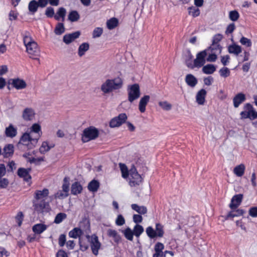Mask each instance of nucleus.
Masks as SVG:
<instances>
[{
    "label": "nucleus",
    "mask_w": 257,
    "mask_h": 257,
    "mask_svg": "<svg viewBox=\"0 0 257 257\" xmlns=\"http://www.w3.org/2000/svg\"><path fill=\"white\" fill-rule=\"evenodd\" d=\"M132 209L137 211L138 213L141 214H145L147 212V209L144 206H139L137 204H132L131 205Z\"/></svg>",
    "instance_id": "36"
},
{
    "label": "nucleus",
    "mask_w": 257,
    "mask_h": 257,
    "mask_svg": "<svg viewBox=\"0 0 257 257\" xmlns=\"http://www.w3.org/2000/svg\"><path fill=\"white\" fill-rule=\"evenodd\" d=\"M83 234L82 230L78 227H75L69 231V236L71 238H77L80 237Z\"/></svg>",
    "instance_id": "35"
},
{
    "label": "nucleus",
    "mask_w": 257,
    "mask_h": 257,
    "mask_svg": "<svg viewBox=\"0 0 257 257\" xmlns=\"http://www.w3.org/2000/svg\"><path fill=\"white\" fill-rule=\"evenodd\" d=\"M14 146L12 144H8L3 149L2 155L4 158H8L14 154Z\"/></svg>",
    "instance_id": "26"
},
{
    "label": "nucleus",
    "mask_w": 257,
    "mask_h": 257,
    "mask_svg": "<svg viewBox=\"0 0 257 257\" xmlns=\"http://www.w3.org/2000/svg\"><path fill=\"white\" fill-rule=\"evenodd\" d=\"M67 215L65 213H59L55 216L54 222L56 224H59L62 222L63 220L66 219Z\"/></svg>",
    "instance_id": "46"
},
{
    "label": "nucleus",
    "mask_w": 257,
    "mask_h": 257,
    "mask_svg": "<svg viewBox=\"0 0 257 257\" xmlns=\"http://www.w3.org/2000/svg\"><path fill=\"white\" fill-rule=\"evenodd\" d=\"M89 49V44L88 43L85 42L82 43L78 47V55L79 57L83 56L86 52Z\"/></svg>",
    "instance_id": "32"
},
{
    "label": "nucleus",
    "mask_w": 257,
    "mask_h": 257,
    "mask_svg": "<svg viewBox=\"0 0 257 257\" xmlns=\"http://www.w3.org/2000/svg\"><path fill=\"white\" fill-rule=\"evenodd\" d=\"M49 193V190L48 189L45 188L43 190H36L35 192L34 198L35 199L40 200H45L48 196Z\"/></svg>",
    "instance_id": "21"
},
{
    "label": "nucleus",
    "mask_w": 257,
    "mask_h": 257,
    "mask_svg": "<svg viewBox=\"0 0 257 257\" xmlns=\"http://www.w3.org/2000/svg\"><path fill=\"white\" fill-rule=\"evenodd\" d=\"M189 15L192 16L193 17L195 18L199 16L200 14V10L194 7H190L188 8Z\"/></svg>",
    "instance_id": "43"
},
{
    "label": "nucleus",
    "mask_w": 257,
    "mask_h": 257,
    "mask_svg": "<svg viewBox=\"0 0 257 257\" xmlns=\"http://www.w3.org/2000/svg\"><path fill=\"white\" fill-rule=\"evenodd\" d=\"M127 118V116L125 113H120L110 120L109 126L112 128L119 127L126 122Z\"/></svg>",
    "instance_id": "10"
},
{
    "label": "nucleus",
    "mask_w": 257,
    "mask_h": 257,
    "mask_svg": "<svg viewBox=\"0 0 257 257\" xmlns=\"http://www.w3.org/2000/svg\"><path fill=\"white\" fill-rule=\"evenodd\" d=\"M245 211L240 209H233L231 211L229 212L226 215L224 216V218L225 220H228L232 219L234 217H238L242 215L244 213Z\"/></svg>",
    "instance_id": "18"
},
{
    "label": "nucleus",
    "mask_w": 257,
    "mask_h": 257,
    "mask_svg": "<svg viewBox=\"0 0 257 257\" xmlns=\"http://www.w3.org/2000/svg\"><path fill=\"white\" fill-rule=\"evenodd\" d=\"M99 183L95 180H92L88 185V189L91 192H96L99 188Z\"/></svg>",
    "instance_id": "38"
},
{
    "label": "nucleus",
    "mask_w": 257,
    "mask_h": 257,
    "mask_svg": "<svg viewBox=\"0 0 257 257\" xmlns=\"http://www.w3.org/2000/svg\"><path fill=\"white\" fill-rule=\"evenodd\" d=\"M133 231L134 235L136 237H139L144 232V229L142 225L137 224L134 226Z\"/></svg>",
    "instance_id": "44"
},
{
    "label": "nucleus",
    "mask_w": 257,
    "mask_h": 257,
    "mask_svg": "<svg viewBox=\"0 0 257 257\" xmlns=\"http://www.w3.org/2000/svg\"><path fill=\"white\" fill-rule=\"evenodd\" d=\"M207 50L208 56L206 58L207 62H214L217 59V55L221 53L222 47L220 44H211Z\"/></svg>",
    "instance_id": "3"
},
{
    "label": "nucleus",
    "mask_w": 257,
    "mask_h": 257,
    "mask_svg": "<svg viewBox=\"0 0 257 257\" xmlns=\"http://www.w3.org/2000/svg\"><path fill=\"white\" fill-rule=\"evenodd\" d=\"M66 14V11L65 9L62 7L60 8L57 12V14L59 15L61 18H62L63 19V20H64Z\"/></svg>",
    "instance_id": "64"
},
{
    "label": "nucleus",
    "mask_w": 257,
    "mask_h": 257,
    "mask_svg": "<svg viewBox=\"0 0 257 257\" xmlns=\"http://www.w3.org/2000/svg\"><path fill=\"white\" fill-rule=\"evenodd\" d=\"M118 20L115 18H112L106 22L107 27L109 30L115 28L118 25Z\"/></svg>",
    "instance_id": "41"
},
{
    "label": "nucleus",
    "mask_w": 257,
    "mask_h": 257,
    "mask_svg": "<svg viewBox=\"0 0 257 257\" xmlns=\"http://www.w3.org/2000/svg\"><path fill=\"white\" fill-rule=\"evenodd\" d=\"M80 34L81 33L80 31H76L72 33L65 34L63 36V41L66 44L68 45L78 38Z\"/></svg>",
    "instance_id": "13"
},
{
    "label": "nucleus",
    "mask_w": 257,
    "mask_h": 257,
    "mask_svg": "<svg viewBox=\"0 0 257 257\" xmlns=\"http://www.w3.org/2000/svg\"><path fill=\"white\" fill-rule=\"evenodd\" d=\"M235 29V26L234 23H231L228 25L226 28L225 33L226 34H231Z\"/></svg>",
    "instance_id": "62"
},
{
    "label": "nucleus",
    "mask_w": 257,
    "mask_h": 257,
    "mask_svg": "<svg viewBox=\"0 0 257 257\" xmlns=\"http://www.w3.org/2000/svg\"><path fill=\"white\" fill-rule=\"evenodd\" d=\"M208 55L207 50H204L198 52L196 54V57L193 61V66L194 68H201L206 63V57Z\"/></svg>",
    "instance_id": "7"
},
{
    "label": "nucleus",
    "mask_w": 257,
    "mask_h": 257,
    "mask_svg": "<svg viewBox=\"0 0 257 257\" xmlns=\"http://www.w3.org/2000/svg\"><path fill=\"white\" fill-rule=\"evenodd\" d=\"M58 243L60 246H63L66 243V235L64 234H62L59 236L58 239Z\"/></svg>",
    "instance_id": "63"
},
{
    "label": "nucleus",
    "mask_w": 257,
    "mask_h": 257,
    "mask_svg": "<svg viewBox=\"0 0 257 257\" xmlns=\"http://www.w3.org/2000/svg\"><path fill=\"white\" fill-rule=\"evenodd\" d=\"M23 41L26 47L32 43V42H35L30 36V34L28 32H26L23 35Z\"/></svg>",
    "instance_id": "45"
},
{
    "label": "nucleus",
    "mask_w": 257,
    "mask_h": 257,
    "mask_svg": "<svg viewBox=\"0 0 257 257\" xmlns=\"http://www.w3.org/2000/svg\"><path fill=\"white\" fill-rule=\"evenodd\" d=\"M207 92L204 89L200 90L196 94V101L198 104H204Z\"/></svg>",
    "instance_id": "22"
},
{
    "label": "nucleus",
    "mask_w": 257,
    "mask_h": 257,
    "mask_svg": "<svg viewBox=\"0 0 257 257\" xmlns=\"http://www.w3.org/2000/svg\"><path fill=\"white\" fill-rule=\"evenodd\" d=\"M143 181V178L139 174L136 169L130 170V178L129 184L131 187H136L140 185Z\"/></svg>",
    "instance_id": "8"
},
{
    "label": "nucleus",
    "mask_w": 257,
    "mask_h": 257,
    "mask_svg": "<svg viewBox=\"0 0 257 257\" xmlns=\"http://www.w3.org/2000/svg\"><path fill=\"white\" fill-rule=\"evenodd\" d=\"M99 132L97 128L93 126H90L85 128L83 132L82 141L86 143L90 140H94L98 136Z\"/></svg>",
    "instance_id": "4"
},
{
    "label": "nucleus",
    "mask_w": 257,
    "mask_h": 257,
    "mask_svg": "<svg viewBox=\"0 0 257 257\" xmlns=\"http://www.w3.org/2000/svg\"><path fill=\"white\" fill-rule=\"evenodd\" d=\"M183 58L186 65L190 69H194L192 63L193 55L190 50H187L183 55Z\"/></svg>",
    "instance_id": "16"
},
{
    "label": "nucleus",
    "mask_w": 257,
    "mask_h": 257,
    "mask_svg": "<svg viewBox=\"0 0 257 257\" xmlns=\"http://www.w3.org/2000/svg\"><path fill=\"white\" fill-rule=\"evenodd\" d=\"M122 80L117 77L111 79H106L101 86V90L105 94L109 93L113 90L119 89L122 86Z\"/></svg>",
    "instance_id": "2"
},
{
    "label": "nucleus",
    "mask_w": 257,
    "mask_h": 257,
    "mask_svg": "<svg viewBox=\"0 0 257 257\" xmlns=\"http://www.w3.org/2000/svg\"><path fill=\"white\" fill-rule=\"evenodd\" d=\"M128 100L132 103L138 99L141 95L140 86L138 84H134L127 88Z\"/></svg>",
    "instance_id": "6"
},
{
    "label": "nucleus",
    "mask_w": 257,
    "mask_h": 257,
    "mask_svg": "<svg viewBox=\"0 0 257 257\" xmlns=\"http://www.w3.org/2000/svg\"><path fill=\"white\" fill-rule=\"evenodd\" d=\"M68 196V193L66 192H64L63 190H59L55 194V198L57 199H63L64 198L67 197Z\"/></svg>",
    "instance_id": "57"
},
{
    "label": "nucleus",
    "mask_w": 257,
    "mask_h": 257,
    "mask_svg": "<svg viewBox=\"0 0 257 257\" xmlns=\"http://www.w3.org/2000/svg\"><path fill=\"white\" fill-rule=\"evenodd\" d=\"M103 33V29L100 27L95 28L93 31L92 37L93 38H98L100 37Z\"/></svg>",
    "instance_id": "55"
},
{
    "label": "nucleus",
    "mask_w": 257,
    "mask_h": 257,
    "mask_svg": "<svg viewBox=\"0 0 257 257\" xmlns=\"http://www.w3.org/2000/svg\"><path fill=\"white\" fill-rule=\"evenodd\" d=\"M239 17V14L238 12L236 11H231L229 13V19L233 22L236 21Z\"/></svg>",
    "instance_id": "50"
},
{
    "label": "nucleus",
    "mask_w": 257,
    "mask_h": 257,
    "mask_svg": "<svg viewBox=\"0 0 257 257\" xmlns=\"http://www.w3.org/2000/svg\"><path fill=\"white\" fill-rule=\"evenodd\" d=\"M216 68L215 65L211 64L203 66L202 72L206 74H213L216 71Z\"/></svg>",
    "instance_id": "33"
},
{
    "label": "nucleus",
    "mask_w": 257,
    "mask_h": 257,
    "mask_svg": "<svg viewBox=\"0 0 257 257\" xmlns=\"http://www.w3.org/2000/svg\"><path fill=\"white\" fill-rule=\"evenodd\" d=\"M17 134V129L12 124H10L8 127L6 128L5 135L7 137L13 138Z\"/></svg>",
    "instance_id": "27"
},
{
    "label": "nucleus",
    "mask_w": 257,
    "mask_h": 257,
    "mask_svg": "<svg viewBox=\"0 0 257 257\" xmlns=\"http://www.w3.org/2000/svg\"><path fill=\"white\" fill-rule=\"evenodd\" d=\"M242 198L243 195L241 194L233 196L229 204V207L231 210L236 209L240 205L242 202Z\"/></svg>",
    "instance_id": "14"
},
{
    "label": "nucleus",
    "mask_w": 257,
    "mask_h": 257,
    "mask_svg": "<svg viewBox=\"0 0 257 257\" xmlns=\"http://www.w3.org/2000/svg\"><path fill=\"white\" fill-rule=\"evenodd\" d=\"M107 233L109 237L113 238L114 241L116 244H118L121 242V237L115 230L109 229L107 230Z\"/></svg>",
    "instance_id": "24"
},
{
    "label": "nucleus",
    "mask_w": 257,
    "mask_h": 257,
    "mask_svg": "<svg viewBox=\"0 0 257 257\" xmlns=\"http://www.w3.org/2000/svg\"><path fill=\"white\" fill-rule=\"evenodd\" d=\"M125 220L121 214L117 215L115 223L117 226H122L125 224Z\"/></svg>",
    "instance_id": "53"
},
{
    "label": "nucleus",
    "mask_w": 257,
    "mask_h": 257,
    "mask_svg": "<svg viewBox=\"0 0 257 257\" xmlns=\"http://www.w3.org/2000/svg\"><path fill=\"white\" fill-rule=\"evenodd\" d=\"M121 232L123 233L126 239L130 241L133 240L134 234L133 231L129 227H127L125 229L122 230Z\"/></svg>",
    "instance_id": "37"
},
{
    "label": "nucleus",
    "mask_w": 257,
    "mask_h": 257,
    "mask_svg": "<svg viewBox=\"0 0 257 257\" xmlns=\"http://www.w3.org/2000/svg\"><path fill=\"white\" fill-rule=\"evenodd\" d=\"M219 74L221 76L226 78L230 75V70L227 67H223L219 71Z\"/></svg>",
    "instance_id": "51"
},
{
    "label": "nucleus",
    "mask_w": 257,
    "mask_h": 257,
    "mask_svg": "<svg viewBox=\"0 0 257 257\" xmlns=\"http://www.w3.org/2000/svg\"><path fill=\"white\" fill-rule=\"evenodd\" d=\"M245 167L244 164H241L236 166L233 169V173L237 177H241L244 173Z\"/></svg>",
    "instance_id": "31"
},
{
    "label": "nucleus",
    "mask_w": 257,
    "mask_h": 257,
    "mask_svg": "<svg viewBox=\"0 0 257 257\" xmlns=\"http://www.w3.org/2000/svg\"><path fill=\"white\" fill-rule=\"evenodd\" d=\"M33 207L35 211L38 213L43 212L45 210L49 209V204L45 200H35L33 201Z\"/></svg>",
    "instance_id": "11"
},
{
    "label": "nucleus",
    "mask_w": 257,
    "mask_h": 257,
    "mask_svg": "<svg viewBox=\"0 0 257 257\" xmlns=\"http://www.w3.org/2000/svg\"><path fill=\"white\" fill-rule=\"evenodd\" d=\"M29 133H35L36 136H37V134L41 136L40 134H42L41 132V126L38 123L33 124L31 127V131Z\"/></svg>",
    "instance_id": "48"
},
{
    "label": "nucleus",
    "mask_w": 257,
    "mask_h": 257,
    "mask_svg": "<svg viewBox=\"0 0 257 257\" xmlns=\"http://www.w3.org/2000/svg\"><path fill=\"white\" fill-rule=\"evenodd\" d=\"M244 108L246 110H249L250 119L253 120L257 118V112L253 109L251 104L249 103L245 104L244 106Z\"/></svg>",
    "instance_id": "29"
},
{
    "label": "nucleus",
    "mask_w": 257,
    "mask_h": 257,
    "mask_svg": "<svg viewBox=\"0 0 257 257\" xmlns=\"http://www.w3.org/2000/svg\"><path fill=\"white\" fill-rule=\"evenodd\" d=\"M246 99L245 95L243 93H237L233 98V106L237 108L240 104Z\"/></svg>",
    "instance_id": "20"
},
{
    "label": "nucleus",
    "mask_w": 257,
    "mask_h": 257,
    "mask_svg": "<svg viewBox=\"0 0 257 257\" xmlns=\"http://www.w3.org/2000/svg\"><path fill=\"white\" fill-rule=\"evenodd\" d=\"M45 15L48 18H52L54 15V10L52 7H49L46 9Z\"/></svg>",
    "instance_id": "61"
},
{
    "label": "nucleus",
    "mask_w": 257,
    "mask_h": 257,
    "mask_svg": "<svg viewBox=\"0 0 257 257\" xmlns=\"http://www.w3.org/2000/svg\"><path fill=\"white\" fill-rule=\"evenodd\" d=\"M120 169L122 173V177L123 178H126L129 175L128 169L125 164L119 163Z\"/></svg>",
    "instance_id": "49"
},
{
    "label": "nucleus",
    "mask_w": 257,
    "mask_h": 257,
    "mask_svg": "<svg viewBox=\"0 0 257 257\" xmlns=\"http://www.w3.org/2000/svg\"><path fill=\"white\" fill-rule=\"evenodd\" d=\"M159 105L165 110H170L172 108V105L166 101L159 102Z\"/></svg>",
    "instance_id": "54"
},
{
    "label": "nucleus",
    "mask_w": 257,
    "mask_h": 257,
    "mask_svg": "<svg viewBox=\"0 0 257 257\" xmlns=\"http://www.w3.org/2000/svg\"><path fill=\"white\" fill-rule=\"evenodd\" d=\"M65 31V28L64 27V24L62 23H58L54 29V33L57 35H61L63 33H64Z\"/></svg>",
    "instance_id": "42"
},
{
    "label": "nucleus",
    "mask_w": 257,
    "mask_h": 257,
    "mask_svg": "<svg viewBox=\"0 0 257 257\" xmlns=\"http://www.w3.org/2000/svg\"><path fill=\"white\" fill-rule=\"evenodd\" d=\"M82 190V187L78 182H75L72 184L71 192L73 195H76L80 194Z\"/></svg>",
    "instance_id": "30"
},
{
    "label": "nucleus",
    "mask_w": 257,
    "mask_h": 257,
    "mask_svg": "<svg viewBox=\"0 0 257 257\" xmlns=\"http://www.w3.org/2000/svg\"><path fill=\"white\" fill-rule=\"evenodd\" d=\"M34 110L30 107H27L24 109L22 112V118L25 121L32 120L35 117Z\"/></svg>",
    "instance_id": "15"
},
{
    "label": "nucleus",
    "mask_w": 257,
    "mask_h": 257,
    "mask_svg": "<svg viewBox=\"0 0 257 257\" xmlns=\"http://www.w3.org/2000/svg\"><path fill=\"white\" fill-rule=\"evenodd\" d=\"M164 248V245L162 243L157 242L155 245V251L156 253H164L162 250Z\"/></svg>",
    "instance_id": "58"
},
{
    "label": "nucleus",
    "mask_w": 257,
    "mask_h": 257,
    "mask_svg": "<svg viewBox=\"0 0 257 257\" xmlns=\"http://www.w3.org/2000/svg\"><path fill=\"white\" fill-rule=\"evenodd\" d=\"M248 214L252 217H257V206L250 207L248 210Z\"/></svg>",
    "instance_id": "60"
},
{
    "label": "nucleus",
    "mask_w": 257,
    "mask_h": 257,
    "mask_svg": "<svg viewBox=\"0 0 257 257\" xmlns=\"http://www.w3.org/2000/svg\"><path fill=\"white\" fill-rule=\"evenodd\" d=\"M68 20L71 22H74L78 21L80 19V15L76 11H72L70 12L68 16Z\"/></svg>",
    "instance_id": "40"
},
{
    "label": "nucleus",
    "mask_w": 257,
    "mask_h": 257,
    "mask_svg": "<svg viewBox=\"0 0 257 257\" xmlns=\"http://www.w3.org/2000/svg\"><path fill=\"white\" fill-rule=\"evenodd\" d=\"M30 169H25L20 168L18 170V175L23 178L24 180L27 182H29L31 179V176L29 174Z\"/></svg>",
    "instance_id": "19"
},
{
    "label": "nucleus",
    "mask_w": 257,
    "mask_h": 257,
    "mask_svg": "<svg viewBox=\"0 0 257 257\" xmlns=\"http://www.w3.org/2000/svg\"><path fill=\"white\" fill-rule=\"evenodd\" d=\"M53 147L54 146H49L47 142H44L40 148V152L41 154H45L46 152L49 151L50 149Z\"/></svg>",
    "instance_id": "47"
},
{
    "label": "nucleus",
    "mask_w": 257,
    "mask_h": 257,
    "mask_svg": "<svg viewBox=\"0 0 257 257\" xmlns=\"http://www.w3.org/2000/svg\"><path fill=\"white\" fill-rule=\"evenodd\" d=\"M90 246L92 253L97 255L98 254V250L101 247V243L98 240L97 236L95 234L91 236Z\"/></svg>",
    "instance_id": "12"
},
{
    "label": "nucleus",
    "mask_w": 257,
    "mask_h": 257,
    "mask_svg": "<svg viewBox=\"0 0 257 257\" xmlns=\"http://www.w3.org/2000/svg\"><path fill=\"white\" fill-rule=\"evenodd\" d=\"M38 7L37 2L35 0H32L29 3L28 10L32 14H34L37 11Z\"/></svg>",
    "instance_id": "39"
},
{
    "label": "nucleus",
    "mask_w": 257,
    "mask_h": 257,
    "mask_svg": "<svg viewBox=\"0 0 257 257\" xmlns=\"http://www.w3.org/2000/svg\"><path fill=\"white\" fill-rule=\"evenodd\" d=\"M240 43L247 47H249L251 46V42L250 39L244 37H242L239 41Z\"/></svg>",
    "instance_id": "56"
},
{
    "label": "nucleus",
    "mask_w": 257,
    "mask_h": 257,
    "mask_svg": "<svg viewBox=\"0 0 257 257\" xmlns=\"http://www.w3.org/2000/svg\"><path fill=\"white\" fill-rule=\"evenodd\" d=\"M23 218L24 215L22 212H19L16 216V222H17L19 226H20L22 225Z\"/></svg>",
    "instance_id": "59"
},
{
    "label": "nucleus",
    "mask_w": 257,
    "mask_h": 257,
    "mask_svg": "<svg viewBox=\"0 0 257 257\" xmlns=\"http://www.w3.org/2000/svg\"><path fill=\"white\" fill-rule=\"evenodd\" d=\"M26 47L27 52L30 55V57L39 61V59L37 57L40 55V50L38 48L37 43L36 42H32Z\"/></svg>",
    "instance_id": "9"
},
{
    "label": "nucleus",
    "mask_w": 257,
    "mask_h": 257,
    "mask_svg": "<svg viewBox=\"0 0 257 257\" xmlns=\"http://www.w3.org/2000/svg\"><path fill=\"white\" fill-rule=\"evenodd\" d=\"M10 80L12 81L11 84L13 86L18 90L23 89L27 86L26 82L23 79L15 78Z\"/></svg>",
    "instance_id": "17"
},
{
    "label": "nucleus",
    "mask_w": 257,
    "mask_h": 257,
    "mask_svg": "<svg viewBox=\"0 0 257 257\" xmlns=\"http://www.w3.org/2000/svg\"><path fill=\"white\" fill-rule=\"evenodd\" d=\"M150 98V96L147 95L141 98L139 104V109L141 112L143 113L146 111V107L149 102Z\"/></svg>",
    "instance_id": "23"
},
{
    "label": "nucleus",
    "mask_w": 257,
    "mask_h": 257,
    "mask_svg": "<svg viewBox=\"0 0 257 257\" xmlns=\"http://www.w3.org/2000/svg\"><path fill=\"white\" fill-rule=\"evenodd\" d=\"M228 51L230 54L237 56L242 52V49L241 46L233 44L228 47Z\"/></svg>",
    "instance_id": "28"
},
{
    "label": "nucleus",
    "mask_w": 257,
    "mask_h": 257,
    "mask_svg": "<svg viewBox=\"0 0 257 257\" xmlns=\"http://www.w3.org/2000/svg\"><path fill=\"white\" fill-rule=\"evenodd\" d=\"M146 233L151 238L156 237H162L164 234V226L160 223H156L155 230L152 226H149L146 228Z\"/></svg>",
    "instance_id": "5"
},
{
    "label": "nucleus",
    "mask_w": 257,
    "mask_h": 257,
    "mask_svg": "<svg viewBox=\"0 0 257 257\" xmlns=\"http://www.w3.org/2000/svg\"><path fill=\"white\" fill-rule=\"evenodd\" d=\"M62 190L64 192H66L68 193L69 190V178L67 177H65L63 180V184L62 185Z\"/></svg>",
    "instance_id": "52"
},
{
    "label": "nucleus",
    "mask_w": 257,
    "mask_h": 257,
    "mask_svg": "<svg viewBox=\"0 0 257 257\" xmlns=\"http://www.w3.org/2000/svg\"><path fill=\"white\" fill-rule=\"evenodd\" d=\"M47 229V226L45 224L38 223L34 225L32 227L34 232L36 234H41Z\"/></svg>",
    "instance_id": "34"
},
{
    "label": "nucleus",
    "mask_w": 257,
    "mask_h": 257,
    "mask_svg": "<svg viewBox=\"0 0 257 257\" xmlns=\"http://www.w3.org/2000/svg\"><path fill=\"white\" fill-rule=\"evenodd\" d=\"M40 135L33 137L32 133H24L17 144L18 148L23 151L33 149L37 144Z\"/></svg>",
    "instance_id": "1"
},
{
    "label": "nucleus",
    "mask_w": 257,
    "mask_h": 257,
    "mask_svg": "<svg viewBox=\"0 0 257 257\" xmlns=\"http://www.w3.org/2000/svg\"><path fill=\"white\" fill-rule=\"evenodd\" d=\"M185 82L191 87H194L198 83L197 79L192 74H188L185 77Z\"/></svg>",
    "instance_id": "25"
}]
</instances>
